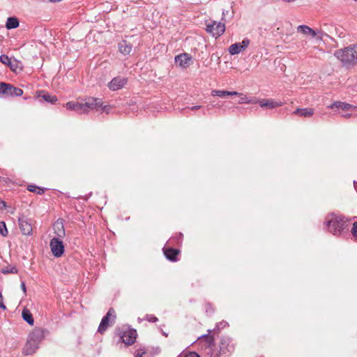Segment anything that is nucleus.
Masks as SVG:
<instances>
[{"label": "nucleus", "instance_id": "nucleus-1", "mask_svg": "<svg viewBox=\"0 0 357 357\" xmlns=\"http://www.w3.org/2000/svg\"><path fill=\"white\" fill-rule=\"evenodd\" d=\"M334 54L344 66H354L357 63V45L338 50Z\"/></svg>", "mask_w": 357, "mask_h": 357}, {"label": "nucleus", "instance_id": "nucleus-2", "mask_svg": "<svg viewBox=\"0 0 357 357\" xmlns=\"http://www.w3.org/2000/svg\"><path fill=\"white\" fill-rule=\"evenodd\" d=\"M326 224L328 231L335 236H339L348 229V220L340 215L332 214L328 216Z\"/></svg>", "mask_w": 357, "mask_h": 357}, {"label": "nucleus", "instance_id": "nucleus-3", "mask_svg": "<svg viewBox=\"0 0 357 357\" xmlns=\"http://www.w3.org/2000/svg\"><path fill=\"white\" fill-rule=\"evenodd\" d=\"M45 337L44 331L34 329L29 335L23 352L25 355H31L38 349L39 344Z\"/></svg>", "mask_w": 357, "mask_h": 357}, {"label": "nucleus", "instance_id": "nucleus-4", "mask_svg": "<svg viewBox=\"0 0 357 357\" xmlns=\"http://www.w3.org/2000/svg\"><path fill=\"white\" fill-rule=\"evenodd\" d=\"M106 105H102L101 99L89 97L85 99L84 102H79L78 109L79 114L88 113L90 110H100L101 112H109V109H107Z\"/></svg>", "mask_w": 357, "mask_h": 357}, {"label": "nucleus", "instance_id": "nucleus-5", "mask_svg": "<svg viewBox=\"0 0 357 357\" xmlns=\"http://www.w3.org/2000/svg\"><path fill=\"white\" fill-rule=\"evenodd\" d=\"M206 31L215 38L223 34L225 31V24L220 22L209 21L206 22Z\"/></svg>", "mask_w": 357, "mask_h": 357}, {"label": "nucleus", "instance_id": "nucleus-6", "mask_svg": "<svg viewBox=\"0 0 357 357\" xmlns=\"http://www.w3.org/2000/svg\"><path fill=\"white\" fill-rule=\"evenodd\" d=\"M50 248L54 257H60L64 253V245L59 238H52L50 242Z\"/></svg>", "mask_w": 357, "mask_h": 357}, {"label": "nucleus", "instance_id": "nucleus-7", "mask_svg": "<svg viewBox=\"0 0 357 357\" xmlns=\"http://www.w3.org/2000/svg\"><path fill=\"white\" fill-rule=\"evenodd\" d=\"M198 343L202 345L206 354L212 357V351L213 347V337L209 335H204L198 338Z\"/></svg>", "mask_w": 357, "mask_h": 357}, {"label": "nucleus", "instance_id": "nucleus-8", "mask_svg": "<svg viewBox=\"0 0 357 357\" xmlns=\"http://www.w3.org/2000/svg\"><path fill=\"white\" fill-rule=\"evenodd\" d=\"M116 319L115 311L113 308H110L105 316H104L100 321L98 327V332L102 333L106 331L110 323L114 321Z\"/></svg>", "mask_w": 357, "mask_h": 357}, {"label": "nucleus", "instance_id": "nucleus-9", "mask_svg": "<svg viewBox=\"0 0 357 357\" xmlns=\"http://www.w3.org/2000/svg\"><path fill=\"white\" fill-rule=\"evenodd\" d=\"M1 94H6L10 96H21L23 94V91L21 89L15 87L10 84L1 82Z\"/></svg>", "mask_w": 357, "mask_h": 357}, {"label": "nucleus", "instance_id": "nucleus-10", "mask_svg": "<svg viewBox=\"0 0 357 357\" xmlns=\"http://www.w3.org/2000/svg\"><path fill=\"white\" fill-rule=\"evenodd\" d=\"M250 40L244 38L241 43H235L231 45L228 48V52L231 55H235L244 51L249 45Z\"/></svg>", "mask_w": 357, "mask_h": 357}, {"label": "nucleus", "instance_id": "nucleus-11", "mask_svg": "<svg viewBox=\"0 0 357 357\" xmlns=\"http://www.w3.org/2000/svg\"><path fill=\"white\" fill-rule=\"evenodd\" d=\"M176 63L181 68H187L192 61V56L188 53H183L175 56Z\"/></svg>", "mask_w": 357, "mask_h": 357}, {"label": "nucleus", "instance_id": "nucleus-12", "mask_svg": "<svg viewBox=\"0 0 357 357\" xmlns=\"http://www.w3.org/2000/svg\"><path fill=\"white\" fill-rule=\"evenodd\" d=\"M127 83V79L123 77H116L108 84V87L112 91H117L123 87Z\"/></svg>", "mask_w": 357, "mask_h": 357}, {"label": "nucleus", "instance_id": "nucleus-13", "mask_svg": "<svg viewBox=\"0 0 357 357\" xmlns=\"http://www.w3.org/2000/svg\"><path fill=\"white\" fill-rule=\"evenodd\" d=\"M231 343V340L229 337H222L220 342V354L231 352L234 350V347Z\"/></svg>", "mask_w": 357, "mask_h": 357}, {"label": "nucleus", "instance_id": "nucleus-14", "mask_svg": "<svg viewBox=\"0 0 357 357\" xmlns=\"http://www.w3.org/2000/svg\"><path fill=\"white\" fill-rule=\"evenodd\" d=\"M18 221L22 233L24 235H31L32 233V225L31 222L24 217L20 218Z\"/></svg>", "mask_w": 357, "mask_h": 357}, {"label": "nucleus", "instance_id": "nucleus-15", "mask_svg": "<svg viewBox=\"0 0 357 357\" xmlns=\"http://www.w3.org/2000/svg\"><path fill=\"white\" fill-rule=\"evenodd\" d=\"M137 337V332L135 330H129L126 331L121 335V340L123 343L127 345L132 344Z\"/></svg>", "mask_w": 357, "mask_h": 357}, {"label": "nucleus", "instance_id": "nucleus-16", "mask_svg": "<svg viewBox=\"0 0 357 357\" xmlns=\"http://www.w3.org/2000/svg\"><path fill=\"white\" fill-rule=\"evenodd\" d=\"M257 102L259 103V105L261 107H266L268 109L280 107L283 105L282 102H278L271 99H263L261 100H257Z\"/></svg>", "mask_w": 357, "mask_h": 357}, {"label": "nucleus", "instance_id": "nucleus-17", "mask_svg": "<svg viewBox=\"0 0 357 357\" xmlns=\"http://www.w3.org/2000/svg\"><path fill=\"white\" fill-rule=\"evenodd\" d=\"M53 229L56 236V238H63L65 236L66 231L62 221L56 220L53 225Z\"/></svg>", "mask_w": 357, "mask_h": 357}, {"label": "nucleus", "instance_id": "nucleus-18", "mask_svg": "<svg viewBox=\"0 0 357 357\" xmlns=\"http://www.w3.org/2000/svg\"><path fill=\"white\" fill-rule=\"evenodd\" d=\"M329 107L331 109H334V108L340 109L344 112H351L356 108V107H354L350 104L340 102V101L335 102L333 104L330 105Z\"/></svg>", "mask_w": 357, "mask_h": 357}, {"label": "nucleus", "instance_id": "nucleus-19", "mask_svg": "<svg viewBox=\"0 0 357 357\" xmlns=\"http://www.w3.org/2000/svg\"><path fill=\"white\" fill-rule=\"evenodd\" d=\"M164 254L166 258L172 261H177V255L179 253V250L174 248H163Z\"/></svg>", "mask_w": 357, "mask_h": 357}, {"label": "nucleus", "instance_id": "nucleus-20", "mask_svg": "<svg viewBox=\"0 0 357 357\" xmlns=\"http://www.w3.org/2000/svg\"><path fill=\"white\" fill-rule=\"evenodd\" d=\"M38 98H42L45 102L54 103L57 101V98L55 96H52L47 93H45L43 91L37 92Z\"/></svg>", "mask_w": 357, "mask_h": 357}, {"label": "nucleus", "instance_id": "nucleus-21", "mask_svg": "<svg viewBox=\"0 0 357 357\" xmlns=\"http://www.w3.org/2000/svg\"><path fill=\"white\" fill-rule=\"evenodd\" d=\"M297 31L300 32L304 35L311 36L312 38H314L317 36L316 31L307 25L298 26L297 27Z\"/></svg>", "mask_w": 357, "mask_h": 357}, {"label": "nucleus", "instance_id": "nucleus-22", "mask_svg": "<svg viewBox=\"0 0 357 357\" xmlns=\"http://www.w3.org/2000/svg\"><path fill=\"white\" fill-rule=\"evenodd\" d=\"M132 45L126 40H122L119 43V50L123 55L129 54L132 51Z\"/></svg>", "mask_w": 357, "mask_h": 357}, {"label": "nucleus", "instance_id": "nucleus-23", "mask_svg": "<svg viewBox=\"0 0 357 357\" xmlns=\"http://www.w3.org/2000/svg\"><path fill=\"white\" fill-rule=\"evenodd\" d=\"M238 94V92L237 91H223V90H212L211 91V96H218L220 98H225L226 96H232L234 95Z\"/></svg>", "mask_w": 357, "mask_h": 357}, {"label": "nucleus", "instance_id": "nucleus-24", "mask_svg": "<svg viewBox=\"0 0 357 357\" xmlns=\"http://www.w3.org/2000/svg\"><path fill=\"white\" fill-rule=\"evenodd\" d=\"M294 114L303 117H310L313 115L314 109L312 108H298L294 112Z\"/></svg>", "mask_w": 357, "mask_h": 357}, {"label": "nucleus", "instance_id": "nucleus-25", "mask_svg": "<svg viewBox=\"0 0 357 357\" xmlns=\"http://www.w3.org/2000/svg\"><path fill=\"white\" fill-rule=\"evenodd\" d=\"M236 96H238L239 97V100L238 101V104L257 103V100L256 99L249 98L247 96H245L241 93H238V94H237Z\"/></svg>", "mask_w": 357, "mask_h": 357}, {"label": "nucleus", "instance_id": "nucleus-26", "mask_svg": "<svg viewBox=\"0 0 357 357\" xmlns=\"http://www.w3.org/2000/svg\"><path fill=\"white\" fill-rule=\"evenodd\" d=\"M19 26V21L16 17H8L6 23V27L8 29H15Z\"/></svg>", "mask_w": 357, "mask_h": 357}, {"label": "nucleus", "instance_id": "nucleus-27", "mask_svg": "<svg viewBox=\"0 0 357 357\" xmlns=\"http://www.w3.org/2000/svg\"><path fill=\"white\" fill-rule=\"evenodd\" d=\"M23 319L30 325H33L34 319L31 313L27 309H24L22 312Z\"/></svg>", "mask_w": 357, "mask_h": 357}, {"label": "nucleus", "instance_id": "nucleus-28", "mask_svg": "<svg viewBox=\"0 0 357 357\" xmlns=\"http://www.w3.org/2000/svg\"><path fill=\"white\" fill-rule=\"evenodd\" d=\"M79 107V102L70 101L66 104V107L67 109L75 111L77 112H78Z\"/></svg>", "mask_w": 357, "mask_h": 357}, {"label": "nucleus", "instance_id": "nucleus-29", "mask_svg": "<svg viewBox=\"0 0 357 357\" xmlns=\"http://www.w3.org/2000/svg\"><path fill=\"white\" fill-rule=\"evenodd\" d=\"M1 273L3 274L17 273V269L15 266H13V267L7 266L2 269Z\"/></svg>", "mask_w": 357, "mask_h": 357}, {"label": "nucleus", "instance_id": "nucleus-30", "mask_svg": "<svg viewBox=\"0 0 357 357\" xmlns=\"http://www.w3.org/2000/svg\"><path fill=\"white\" fill-rule=\"evenodd\" d=\"M8 66L14 72H17L18 68L20 70H21V67H19V63L16 60H12Z\"/></svg>", "mask_w": 357, "mask_h": 357}, {"label": "nucleus", "instance_id": "nucleus-31", "mask_svg": "<svg viewBox=\"0 0 357 357\" xmlns=\"http://www.w3.org/2000/svg\"><path fill=\"white\" fill-rule=\"evenodd\" d=\"M0 234L3 236H6L8 235V230L4 222H0Z\"/></svg>", "mask_w": 357, "mask_h": 357}, {"label": "nucleus", "instance_id": "nucleus-32", "mask_svg": "<svg viewBox=\"0 0 357 357\" xmlns=\"http://www.w3.org/2000/svg\"><path fill=\"white\" fill-rule=\"evenodd\" d=\"M12 59L9 58L7 55L2 54L0 56V62L3 64H6L8 66L9 63L11 62Z\"/></svg>", "mask_w": 357, "mask_h": 357}, {"label": "nucleus", "instance_id": "nucleus-33", "mask_svg": "<svg viewBox=\"0 0 357 357\" xmlns=\"http://www.w3.org/2000/svg\"><path fill=\"white\" fill-rule=\"evenodd\" d=\"M145 320L149 322H156L158 321V318L153 314H146L144 318Z\"/></svg>", "mask_w": 357, "mask_h": 357}, {"label": "nucleus", "instance_id": "nucleus-34", "mask_svg": "<svg viewBox=\"0 0 357 357\" xmlns=\"http://www.w3.org/2000/svg\"><path fill=\"white\" fill-rule=\"evenodd\" d=\"M227 325H228L227 322L222 321L217 324L216 329H217V331H220V329L226 327Z\"/></svg>", "mask_w": 357, "mask_h": 357}, {"label": "nucleus", "instance_id": "nucleus-35", "mask_svg": "<svg viewBox=\"0 0 357 357\" xmlns=\"http://www.w3.org/2000/svg\"><path fill=\"white\" fill-rule=\"evenodd\" d=\"M3 296L1 294V292L0 291V309L3 310H6V306L5 305L4 303H3Z\"/></svg>", "mask_w": 357, "mask_h": 357}, {"label": "nucleus", "instance_id": "nucleus-36", "mask_svg": "<svg viewBox=\"0 0 357 357\" xmlns=\"http://www.w3.org/2000/svg\"><path fill=\"white\" fill-rule=\"evenodd\" d=\"M351 233L355 238H357V222L353 224Z\"/></svg>", "mask_w": 357, "mask_h": 357}, {"label": "nucleus", "instance_id": "nucleus-37", "mask_svg": "<svg viewBox=\"0 0 357 357\" xmlns=\"http://www.w3.org/2000/svg\"><path fill=\"white\" fill-rule=\"evenodd\" d=\"M39 188V187L36 186V185H29L27 188V189L30 191V192H36L37 190Z\"/></svg>", "mask_w": 357, "mask_h": 357}, {"label": "nucleus", "instance_id": "nucleus-38", "mask_svg": "<svg viewBox=\"0 0 357 357\" xmlns=\"http://www.w3.org/2000/svg\"><path fill=\"white\" fill-rule=\"evenodd\" d=\"M184 357H199L198 354H197L195 352L190 353L188 354H186Z\"/></svg>", "mask_w": 357, "mask_h": 357}, {"label": "nucleus", "instance_id": "nucleus-39", "mask_svg": "<svg viewBox=\"0 0 357 357\" xmlns=\"http://www.w3.org/2000/svg\"><path fill=\"white\" fill-rule=\"evenodd\" d=\"M6 207V203L4 201H0V209H3Z\"/></svg>", "mask_w": 357, "mask_h": 357}, {"label": "nucleus", "instance_id": "nucleus-40", "mask_svg": "<svg viewBox=\"0 0 357 357\" xmlns=\"http://www.w3.org/2000/svg\"><path fill=\"white\" fill-rule=\"evenodd\" d=\"M200 108H201L200 105H195V106H192L191 107H188V109H189L190 110H196V109H200Z\"/></svg>", "mask_w": 357, "mask_h": 357}, {"label": "nucleus", "instance_id": "nucleus-41", "mask_svg": "<svg viewBox=\"0 0 357 357\" xmlns=\"http://www.w3.org/2000/svg\"><path fill=\"white\" fill-rule=\"evenodd\" d=\"M21 289H22V291H24V293L25 294L26 291V285H25V283L24 282H22L21 283Z\"/></svg>", "mask_w": 357, "mask_h": 357}, {"label": "nucleus", "instance_id": "nucleus-42", "mask_svg": "<svg viewBox=\"0 0 357 357\" xmlns=\"http://www.w3.org/2000/svg\"><path fill=\"white\" fill-rule=\"evenodd\" d=\"M45 192L44 189L41 188H39L37 191H36V193L38 194V195H42Z\"/></svg>", "mask_w": 357, "mask_h": 357}, {"label": "nucleus", "instance_id": "nucleus-43", "mask_svg": "<svg viewBox=\"0 0 357 357\" xmlns=\"http://www.w3.org/2000/svg\"><path fill=\"white\" fill-rule=\"evenodd\" d=\"M347 112V113L342 114V116L343 117H344V118H347V119H348V118L351 117V113H348V112Z\"/></svg>", "mask_w": 357, "mask_h": 357}, {"label": "nucleus", "instance_id": "nucleus-44", "mask_svg": "<svg viewBox=\"0 0 357 357\" xmlns=\"http://www.w3.org/2000/svg\"><path fill=\"white\" fill-rule=\"evenodd\" d=\"M213 107H220V106L218 104H212Z\"/></svg>", "mask_w": 357, "mask_h": 357}, {"label": "nucleus", "instance_id": "nucleus-45", "mask_svg": "<svg viewBox=\"0 0 357 357\" xmlns=\"http://www.w3.org/2000/svg\"><path fill=\"white\" fill-rule=\"evenodd\" d=\"M354 188H355V189H356V190L357 192V182L354 181Z\"/></svg>", "mask_w": 357, "mask_h": 357}, {"label": "nucleus", "instance_id": "nucleus-46", "mask_svg": "<svg viewBox=\"0 0 357 357\" xmlns=\"http://www.w3.org/2000/svg\"><path fill=\"white\" fill-rule=\"evenodd\" d=\"M1 93V86H0V94Z\"/></svg>", "mask_w": 357, "mask_h": 357}, {"label": "nucleus", "instance_id": "nucleus-47", "mask_svg": "<svg viewBox=\"0 0 357 357\" xmlns=\"http://www.w3.org/2000/svg\"><path fill=\"white\" fill-rule=\"evenodd\" d=\"M136 357H142V355H139V356H137Z\"/></svg>", "mask_w": 357, "mask_h": 357}]
</instances>
